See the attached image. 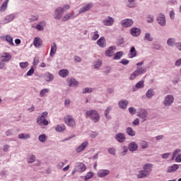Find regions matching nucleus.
Returning <instances> with one entry per match:
<instances>
[{
    "mask_svg": "<svg viewBox=\"0 0 181 181\" xmlns=\"http://www.w3.org/2000/svg\"><path fill=\"white\" fill-rule=\"evenodd\" d=\"M152 169H153V164L152 163H146L143 165V170L139 172L137 175L138 179H142V177H148L149 175H151V172H152Z\"/></svg>",
    "mask_w": 181,
    "mask_h": 181,
    "instance_id": "1",
    "label": "nucleus"
},
{
    "mask_svg": "<svg viewBox=\"0 0 181 181\" xmlns=\"http://www.w3.org/2000/svg\"><path fill=\"white\" fill-rule=\"evenodd\" d=\"M47 115H49L47 112H43L37 117V124H38L40 127H46L49 125V121L46 119V118H47Z\"/></svg>",
    "mask_w": 181,
    "mask_h": 181,
    "instance_id": "2",
    "label": "nucleus"
},
{
    "mask_svg": "<svg viewBox=\"0 0 181 181\" xmlns=\"http://www.w3.org/2000/svg\"><path fill=\"white\" fill-rule=\"evenodd\" d=\"M87 118H90L93 122L100 121V113L95 110H87L86 112Z\"/></svg>",
    "mask_w": 181,
    "mask_h": 181,
    "instance_id": "3",
    "label": "nucleus"
},
{
    "mask_svg": "<svg viewBox=\"0 0 181 181\" xmlns=\"http://www.w3.org/2000/svg\"><path fill=\"white\" fill-rule=\"evenodd\" d=\"M146 68L142 66H138L136 69L129 76V80H135L136 77L139 76H142V74H145L146 73Z\"/></svg>",
    "mask_w": 181,
    "mask_h": 181,
    "instance_id": "4",
    "label": "nucleus"
},
{
    "mask_svg": "<svg viewBox=\"0 0 181 181\" xmlns=\"http://www.w3.org/2000/svg\"><path fill=\"white\" fill-rule=\"evenodd\" d=\"M175 103V97L172 95H167L165 96L163 104L164 107H170Z\"/></svg>",
    "mask_w": 181,
    "mask_h": 181,
    "instance_id": "5",
    "label": "nucleus"
},
{
    "mask_svg": "<svg viewBox=\"0 0 181 181\" xmlns=\"http://www.w3.org/2000/svg\"><path fill=\"white\" fill-rule=\"evenodd\" d=\"M137 117L142 119L143 122L148 121V111L144 108H140L137 112Z\"/></svg>",
    "mask_w": 181,
    "mask_h": 181,
    "instance_id": "6",
    "label": "nucleus"
},
{
    "mask_svg": "<svg viewBox=\"0 0 181 181\" xmlns=\"http://www.w3.org/2000/svg\"><path fill=\"white\" fill-rule=\"evenodd\" d=\"M64 121L65 124H67L68 127H70L71 128H74V126L76 125V120L71 115H67L64 117Z\"/></svg>",
    "mask_w": 181,
    "mask_h": 181,
    "instance_id": "7",
    "label": "nucleus"
},
{
    "mask_svg": "<svg viewBox=\"0 0 181 181\" xmlns=\"http://www.w3.org/2000/svg\"><path fill=\"white\" fill-rule=\"evenodd\" d=\"M18 16L17 13H13L11 14L7 15L4 20L1 21V23L3 25H6V23H10V22H12L15 18Z\"/></svg>",
    "mask_w": 181,
    "mask_h": 181,
    "instance_id": "8",
    "label": "nucleus"
},
{
    "mask_svg": "<svg viewBox=\"0 0 181 181\" xmlns=\"http://www.w3.org/2000/svg\"><path fill=\"white\" fill-rule=\"evenodd\" d=\"M157 23L160 26H166V16L163 13H160L156 18Z\"/></svg>",
    "mask_w": 181,
    "mask_h": 181,
    "instance_id": "9",
    "label": "nucleus"
},
{
    "mask_svg": "<svg viewBox=\"0 0 181 181\" xmlns=\"http://www.w3.org/2000/svg\"><path fill=\"white\" fill-rule=\"evenodd\" d=\"M64 13V8L59 7L57 8L54 13V18L59 21L61 18H63V14Z\"/></svg>",
    "mask_w": 181,
    "mask_h": 181,
    "instance_id": "10",
    "label": "nucleus"
},
{
    "mask_svg": "<svg viewBox=\"0 0 181 181\" xmlns=\"http://www.w3.org/2000/svg\"><path fill=\"white\" fill-rule=\"evenodd\" d=\"M115 139L119 144H124L127 141V136L124 133H117L115 135Z\"/></svg>",
    "mask_w": 181,
    "mask_h": 181,
    "instance_id": "11",
    "label": "nucleus"
},
{
    "mask_svg": "<svg viewBox=\"0 0 181 181\" xmlns=\"http://www.w3.org/2000/svg\"><path fill=\"white\" fill-rule=\"evenodd\" d=\"M121 25L123 28H131L134 25V20L132 18H126L121 21Z\"/></svg>",
    "mask_w": 181,
    "mask_h": 181,
    "instance_id": "12",
    "label": "nucleus"
},
{
    "mask_svg": "<svg viewBox=\"0 0 181 181\" xmlns=\"http://www.w3.org/2000/svg\"><path fill=\"white\" fill-rule=\"evenodd\" d=\"M115 50H117V46L112 45L109 47L105 51V56L107 57H112V55L115 53Z\"/></svg>",
    "mask_w": 181,
    "mask_h": 181,
    "instance_id": "13",
    "label": "nucleus"
},
{
    "mask_svg": "<svg viewBox=\"0 0 181 181\" xmlns=\"http://www.w3.org/2000/svg\"><path fill=\"white\" fill-rule=\"evenodd\" d=\"M67 83L69 87H74V88L78 87L79 84L78 81L73 77H69L67 78Z\"/></svg>",
    "mask_w": 181,
    "mask_h": 181,
    "instance_id": "14",
    "label": "nucleus"
},
{
    "mask_svg": "<svg viewBox=\"0 0 181 181\" xmlns=\"http://www.w3.org/2000/svg\"><path fill=\"white\" fill-rule=\"evenodd\" d=\"M87 146H88V141H85L81 145H79L75 151L76 153H81L83 151H85Z\"/></svg>",
    "mask_w": 181,
    "mask_h": 181,
    "instance_id": "15",
    "label": "nucleus"
},
{
    "mask_svg": "<svg viewBox=\"0 0 181 181\" xmlns=\"http://www.w3.org/2000/svg\"><path fill=\"white\" fill-rule=\"evenodd\" d=\"M1 39L4 41L7 42L10 46H15V43H13V37L9 35H6L4 36H1Z\"/></svg>",
    "mask_w": 181,
    "mask_h": 181,
    "instance_id": "16",
    "label": "nucleus"
},
{
    "mask_svg": "<svg viewBox=\"0 0 181 181\" xmlns=\"http://www.w3.org/2000/svg\"><path fill=\"white\" fill-rule=\"evenodd\" d=\"M93 6L94 4H93V3H88L80 8L79 13H84V12L90 11V9H91V8Z\"/></svg>",
    "mask_w": 181,
    "mask_h": 181,
    "instance_id": "17",
    "label": "nucleus"
},
{
    "mask_svg": "<svg viewBox=\"0 0 181 181\" xmlns=\"http://www.w3.org/2000/svg\"><path fill=\"white\" fill-rule=\"evenodd\" d=\"M114 18L111 16H107L103 21V23L105 26H112V25H114Z\"/></svg>",
    "mask_w": 181,
    "mask_h": 181,
    "instance_id": "18",
    "label": "nucleus"
},
{
    "mask_svg": "<svg viewBox=\"0 0 181 181\" xmlns=\"http://www.w3.org/2000/svg\"><path fill=\"white\" fill-rule=\"evenodd\" d=\"M0 59L1 62L8 63V62H9L11 59H12V55H11L8 52H4L3 54H1Z\"/></svg>",
    "mask_w": 181,
    "mask_h": 181,
    "instance_id": "19",
    "label": "nucleus"
},
{
    "mask_svg": "<svg viewBox=\"0 0 181 181\" xmlns=\"http://www.w3.org/2000/svg\"><path fill=\"white\" fill-rule=\"evenodd\" d=\"M130 33L132 36H134V37H136L139 36L141 33V30L139 28H133L130 30Z\"/></svg>",
    "mask_w": 181,
    "mask_h": 181,
    "instance_id": "20",
    "label": "nucleus"
},
{
    "mask_svg": "<svg viewBox=\"0 0 181 181\" xmlns=\"http://www.w3.org/2000/svg\"><path fill=\"white\" fill-rule=\"evenodd\" d=\"M178 43L179 42H176V39L173 37H170L167 40V45L170 46V47H177Z\"/></svg>",
    "mask_w": 181,
    "mask_h": 181,
    "instance_id": "21",
    "label": "nucleus"
},
{
    "mask_svg": "<svg viewBox=\"0 0 181 181\" xmlns=\"http://www.w3.org/2000/svg\"><path fill=\"white\" fill-rule=\"evenodd\" d=\"M128 104H129V102L127 100H121L118 102V106L121 108V110H127Z\"/></svg>",
    "mask_w": 181,
    "mask_h": 181,
    "instance_id": "22",
    "label": "nucleus"
},
{
    "mask_svg": "<svg viewBox=\"0 0 181 181\" xmlns=\"http://www.w3.org/2000/svg\"><path fill=\"white\" fill-rule=\"evenodd\" d=\"M128 149L130 152H135L138 151V144L135 141H132L128 145Z\"/></svg>",
    "mask_w": 181,
    "mask_h": 181,
    "instance_id": "23",
    "label": "nucleus"
},
{
    "mask_svg": "<svg viewBox=\"0 0 181 181\" xmlns=\"http://www.w3.org/2000/svg\"><path fill=\"white\" fill-rule=\"evenodd\" d=\"M57 51V45L56 42H52L51 44V49L49 52L50 57H54V54H56V52Z\"/></svg>",
    "mask_w": 181,
    "mask_h": 181,
    "instance_id": "24",
    "label": "nucleus"
},
{
    "mask_svg": "<svg viewBox=\"0 0 181 181\" xmlns=\"http://www.w3.org/2000/svg\"><path fill=\"white\" fill-rule=\"evenodd\" d=\"M108 175H110V170L105 169L99 170L97 173L98 177H105V176H108Z\"/></svg>",
    "mask_w": 181,
    "mask_h": 181,
    "instance_id": "25",
    "label": "nucleus"
},
{
    "mask_svg": "<svg viewBox=\"0 0 181 181\" xmlns=\"http://www.w3.org/2000/svg\"><path fill=\"white\" fill-rule=\"evenodd\" d=\"M86 165L83 163H76V172L83 173L86 170Z\"/></svg>",
    "mask_w": 181,
    "mask_h": 181,
    "instance_id": "26",
    "label": "nucleus"
},
{
    "mask_svg": "<svg viewBox=\"0 0 181 181\" xmlns=\"http://www.w3.org/2000/svg\"><path fill=\"white\" fill-rule=\"evenodd\" d=\"M44 78L45 81L47 82L53 81L54 79V76H53V74H52L50 72H46L44 75Z\"/></svg>",
    "mask_w": 181,
    "mask_h": 181,
    "instance_id": "27",
    "label": "nucleus"
},
{
    "mask_svg": "<svg viewBox=\"0 0 181 181\" xmlns=\"http://www.w3.org/2000/svg\"><path fill=\"white\" fill-rule=\"evenodd\" d=\"M179 169V165L174 164L171 166L168 167L167 168V173H173V172H176Z\"/></svg>",
    "mask_w": 181,
    "mask_h": 181,
    "instance_id": "28",
    "label": "nucleus"
},
{
    "mask_svg": "<svg viewBox=\"0 0 181 181\" xmlns=\"http://www.w3.org/2000/svg\"><path fill=\"white\" fill-rule=\"evenodd\" d=\"M97 45L99 47H105L107 42H105V37H101L98 41Z\"/></svg>",
    "mask_w": 181,
    "mask_h": 181,
    "instance_id": "29",
    "label": "nucleus"
},
{
    "mask_svg": "<svg viewBox=\"0 0 181 181\" xmlns=\"http://www.w3.org/2000/svg\"><path fill=\"white\" fill-rule=\"evenodd\" d=\"M33 45L37 49L42 47V40L40 37H35L33 40Z\"/></svg>",
    "mask_w": 181,
    "mask_h": 181,
    "instance_id": "30",
    "label": "nucleus"
},
{
    "mask_svg": "<svg viewBox=\"0 0 181 181\" xmlns=\"http://www.w3.org/2000/svg\"><path fill=\"white\" fill-rule=\"evenodd\" d=\"M69 19H74V13H68L62 18V22H66Z\"/></svg>",
    "mask_w": 181,
    "mask_h": 181,
    "instance_id": "31",
    "label": "nucleus"
},
{
    "mask_svg": "<svg viewBox=\"0 0 181 181\" xmlns=\"http://www.w3.org/2000/svg\"><path fill=\"white\" fill-rule=\"evenodd\" d=\"M45 26H46V21H40L35 27L37 30H45Z\"/></svg>",
    "mask_w": 181,
    "mask_h": 181,
    "instance_id": "32",
    "label": "nucleus"
},
{
    "mask_svg": "<svg viewBox=\"0 0 181 181\" xmlns=\"http://www.w3.org/2000/svg\"><path fill=\"white\" fill-rule=\"evenodd\" d=\"M69 74V70L67 69H61L59 71V76H60V77H62V78H66V77H67Z\"/></svg>",
    "mask_w": 181,
    "mask_h": 181,
    "instance_id": "33",
    "label": "nucleus"
},
{
    "mask_svg": "<svg viewBox=\"0 0 181 181\" xmlns=\"http://www.w3.org/2000/svg\"><path fill=\"white\" fill-rule=\"evenodd\" d=\"M153 95H155V91L153 90V88L148 89L146 93V97L148 100H151L152 97H153Z\"/></svg>",
    "mask_w": 181,
    "mask_h": 181,
    "instance_id": "34",
    "label": "nucleus"
},
{
    "mask_svg": "<svg viewBox=\"0 0 181 181\" xmlns=\"http://www.w3.org/2000/svg\"><path fill=\"white\" fill-rule=\"evenodd\" d=\"M134 57H136V49H135V47H132L129 54V59H134Z\"/></svg>",
    "mask_w": 181,
    "mask_h": 181,
    "instance_id": "35",
    "label": "nucleus"
},
{
    "mask_svg": "<svg viewBox=\"0 0 181 181\" xmlns=\"http://www.w3.org/2000/svg\"><path fill=\"white\" fill-rule=\"evenodd\" d=\"M126 134H127L129 136H135L136 132L135 130H134V129H132V127H127L126 129Z\"/></svg>",
    "mask_w": 181,
    "mask_h": 181,
    "instance_id": "36",
    "label": "nucleus"
},
{
    "mask_svg": "<svg viewBox=\"0 0 181 181\" xmlns=\"http://www.w3.org/2000/svg\"><path fill=\"white\" fill-rule=\"evenodd\" d=\"M18 138L20 139H23V140L30 139V134L29 133H21L18 134Z\"/></svg>",
    "mask_w": 181,
    "mask_h": 181,
    "instance_id": "37",
    "label": "nucleus"
},
{
    "mask_svg": "<svg viewBox=\"0 0 181 181\" xmlns=\"http://www.w3.org/2000/svg\"><path fill=\"white\" fill-rule=\"evenodd\" d=\"M57 132H64L66 131V126L64 124H58L55 128Z\"/></svg>",
    "mask_w": 181,
    "mask_h": 181,
    "instance_id": "38",
    "label": "nucleus"
},
{
    "mask_svg": "<svg viewBox=\"0 0 181 181\" xmlns=\"http://www.w3.org/2000/svg\"><path fill=\"white\" fill-rule=\"evenodd\" d=\"M122 56H124V52L122 51H119L114 54L113 60H119Z\"/></svg>",
    "mask_w": 181,
    "mask_h": 181,
    "instance_id": "39",
    "label": "nucleus"
},
{
    "mask_svg": "<svg viewBox=\"0 0 181 181\" xmlns=\"http://www.w3.org/2000/svg\"><path fill=\"white\" fill-rule=\"evenodd\" d=\"M36 160V156L33 154H30L27 158L28 163H33Z\"/></svg>",
    "mask_w": 181,
    "mask_h": 181,
    "instance_id": "40",
    "label": "nucleus"
},
{
    "mask_svg": "<svg viewBox=\"0 0 181 181\" xmlns=\"http://www.w3.org/2000/svg\"><path fill=\"white\" fill-rule=\"evenodd\" d=\"M112 111V106H108L107 109L105 110V116L107 119H110V117L108 115L110 112Z\"/></svg>",
    "mask_w": 181,
    "mask_h": 181,
    "instance_id": "41",
    "label": "nucleus"
},
{
    "mask_svg": "<svg viewBox=\"0 0 181 181\" xmlns=\"http://www.w3.org/2000/svg\"><path fill=\"white\" fill-rule=\"evenodd\" d=\"M9 2V0H6L3 4L1 6L0 11L1 12H4L6 11V8H8V3Z\"/></svg>",
    "mask_w": 181,
    "mask_h": 181,
    "instance_id": "42",
    "label": "nucleus"
},
{
    "mask_svg": "<svg viewBox=\"0 0 181 181\" xmlns=\"http://www.w3.org/2000/svg\"><path fill=\"white\" fill-rule=\"evenodd\" d=\"M101 66H103V61L101 60H98L93 62L94 69H100Z\"/></svg>",
    "mask_w": 181,
    "mask_h": 181,
    "instance_id": "43",
    "label": "nucleus"
},
{
    "mask_svg": "<svg viewBox=\"0 0 181 181\" xmlns=\"http://www.w3.org/2000/svg\"><path fill=\"white\" fill-rule=\"evenodd\" d=\"M107 152H109L110 155L115 156V155H117V148H115V147H110L107 149Z\"/></svg>",
    "mask_w": 181,
    "mask_h": 181,
    "instance_id": "44",
    "label": "nucleus"
},
{
    "mask_svg": "<svg viewBox=\"0 0 181 181\" xmlns=\"http://www.w3.org/2000/svg\"><path fill=\"white\" fill-rule=\"evenodd\" d=\"M144 40H147L148 42H152L153 40V37H152L151 33H146L144 35Z\"/></svg>",
    "mask_w": 181,
    "mask_h": 181,
    "instance_id": "45",
    "label": "nucleus"
},
{
    "mask_svg": "<svg viewBox=\"0 0 181 181\" xmlns=\"http://www.w3.org/2000/svg\"><path fill=\"white\" fill-rule=\"evenodd\" d=\"M47 139V137L45 134H42L38 136V140L40 141V142H42V144H45Z\"/></svg>",
    "mask_w": 181,
    "mask_h": 181,
    "instance_id": "46",
    "label": "nucleus"
},
{
    "mask_svg": "<svg viewBox=\"0 0 181 181\" xmlns=\"http://www.w3.org/2000/svg\"><path fill=\"white\" fill-rule=\"evenodd\" d=\"M50 91L49 88H44L40 91V97H45L46 94H47Z\"/></svg>",
    "mask_w": 181,
    "mask_h": 181,
    "instance_id": "47",
    "label": "nucleus"
},
{
    "mask_svg": "<svg viewBox=\"0 0 181 181\" xmlns=\"http://www.w3.org/2000/svg\"><path fill=\"white\" fill-rule=\"evenodd\" d=\"M128 153V147L123 146L122 147V151L120 152L121 156H125Z\"/></svg>",
    "mask_w": 181,
    "mask_h": 181,
    "instance_id": "48",
    "label": "nucleus"
},
{
    "mask_svg": "<svg viewBox=\"0 0 181 181\" xmlns=\"http://www.w3.org/2000/svg\"><path fill=\"white\" fill-rule=\"evenodd\" d=\"M135 1L136 0H127L128 8H135Z\"/></svg>",
    "mask_w": 181,
    "mask_h": 181,
    "instance_id": "49",
    "label": "nucleus"
},
{
    "mask_svg": "<svg viewBox=\"0 0 181 181\" xmlns=\"http://www.w3.org/2000/svg\"><path fill=\"white\" fill-rule=\"evenodd\" d=\"M145 83L144 81H140L136 84V88H144Z\"/></svg>",
    "mask_w": 181,
    "mask_h": 181,
    "instance_id": "50",
    "label": "nucleus"
},
{
    "mask_svg": "<svg viewBox=\"0 0 181 181\" xmlns=\"http://www.w3.org/2000/svg\"><path fill=\"white\" fill-rule=\"evenodd\" d=\"M141 149H146V148L149 146V144H148V141H141Z\"/></svg>",
    "mask_w": 181,
    "mask_h": 181,
    "instance_id": "51",
    "label": "nucleus"
},
{
    "mask_svg": "<svg viewBox=\"0 0 181 181\" xmlns=\"http://www.w3.org/2000/svg\"><path fill=\"white\" fill-rule=\"evenodd\" d=\"M93 176H94V173L89 172L84 177V180H86V181L89 180V179H91V177H93Z\"/></svg>",
    "mask_w": 181,
    "mask_h": 181,
    "instance_id": "52",
    "label": "nucleus"
},
{
    "mask_svg": "<svg viewBox=\"0 0 181 181\" xmlns=\"http://www.w3.org/2000/svg\"><path fill=\"white\" fill-rule=\"evenodd\" d=\"M181 150L180 148H177L173 153L172 156V160H173L176 156H177L178 153H180Z\"/></svg>",
    "mask_w": 181,
    "mask_h": 181,
    "instance_id": "53",
    "label": "nucleus"
},
{
    "mask_svg": "<svg viewBox=\"0 0 181 181\" xmlns=\"http://www.w3.org/2000/svg\"><path fill=\"white\" fill-rule=\"evenodd\" d=\"M90 93H93V88H85L83 89V94H90Z\"/></svg>",
    "mask_w": 181,
    "mask_h": 181,
    "instance_id": "54",
    "label": "nucleus"
},
{
    "mask_svg": "<svg viewBox=\"0 0 181 181\" xmlns=\"http://www.w3.org/2000/svg\"><path fill=\"white\" fill-rule=\"evenodd\" d=\"M153 19H155V17L152 15H148L147 16L146 21L148 23H153Z\"/></svg>",
    "mask_w": 181,
    "mask_h": 181,
    "instance_id": "55",
    "label": "nucleus"
},
{
    "mask_svg": "<svg viewBox=\"0 0 181 181\" xmlns=\"http://www.w3.org/2000/svg\"><path fill=\"white\" fill-rule=\"evenodd\" d=\"M129 114H131L132 115H135V114H136V109H135V107H129Z\"/></svg>",
    "mask_w": 181,
    "mask_h": 181,
    "instance_id": "56",
    "label": "nucleus"
},
{
    "mask_svg": "<svg viewBox=\"0 0 181 181\" xmlns=\"http://www.w3.org/2000/svg\"><path fill=\"white\" fill-rule=\"evenodd\" d=\"M29 66V62H20V67L21 69H26Z\"/></svg>",
    "mask_w": 181,
    "mask_h": 181,
    "instance_id": "57",
    "label": "nucleus"
},
{
    "mask_svg": "<svg viewBox=\"0 0 181 181\" xmlns=\"http://www.w3.org/2000/svg\"><path fill=\"white\" fill-rule=\"evenodd\" d=\"M98 37H100V35H98V31H95L92 37V40H97Z\"/></svg>",
    "mask_w": 181,
    "mask_h": 181,
    "instance_id": "58",
    "label": "nucleus"
},
{
    "mask_svg": "<svg viewBox=\"0 0 181 181\" xmlns=\"http://www.w3.org/2000/svg\"><path fill=\"white\" fill-rule=\"evenodd\" d=\"M35 73V69L33 67H31L30 70L26 73V76H30Z\"/></svg>",
    "mask_w": 181,
    "mask_h": 181,
    "instance_id": "59",
    "label": "nucleus"
},
{
    "mask_svg": "<svg viewBox=\"0 0 181 181\" xmlns=\"http://www.w3.org/2000/svg\"><path fill=\"white\" fill-rule=\"evenodd\" d=\"M121 64H123L124 66H127V64H129V60L126 59H122L120 61Z\"/></svg>",
    "mask_w": 181,
    "mask_h": 181,
    "instance_id": "60",
    "label": "nucleus"
},
{
    "mask_svg": "<svg viewBox=\"0 0 181 181\" xmlns=\"http://www.w3.org/2000/svg\"><path fill=\"white\" fill-rule=\"evenodd\" d=\"M71 103V101L70 100V99H66L64 101V107H70Z\"/></svg>",
    "mask_w": 181,
    "mask_h": 181,
    "instance_id": "61",
    "label": "nucleus"
},
{
    "mask_svg": "<svg viewBox=\"0 0 181 181\" xmlns=\"http://www.w3.org/2000/svg\"><path fill=\"white\" fill-rule=\"evenodd\" d=\"M175 66H176V67H179L181 66V58L178 59L175 63Z\"/></svg>",
    "mask_w": 181,
    "mask_h": 181,
    "instance_id": "62",
    "label": "nucleus"
},
{
    "mask_svg": "<svg viewBox=\"0 0 181 181\" xmlns=\"http://www.w3.org/2000/svg\"><path fill=\"white\" fill-rule=\"evenodd\" d=\"M175 162L177 163H180V162H181V154H179L178 156H177V157L175 158Z\"/></svg>",
    "mask_w": 181,
    "mask_h": 181,
    "instance_id": "63",
    "label": "nucleus"
},
{
    "mask_svg": "<svg viewBox=\"0 0 181 181\" xmlns=\"http://www.w3.org/2000/svg\"><path fill=\"white\" fill-rule=\"evenodd\" d=\"M170 19H175V10L170 11Z\"/></svg>",
    "mask_w": 181,
    "mask_h": 181,
    "instance_id": "64",
    "label": "nucleus"
}]
</instances>
